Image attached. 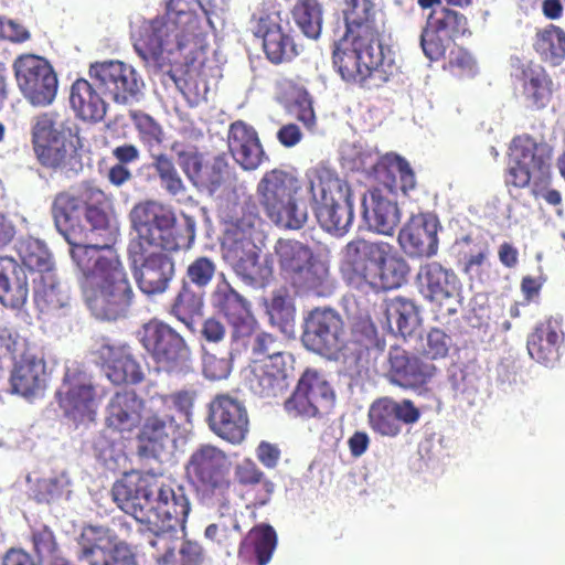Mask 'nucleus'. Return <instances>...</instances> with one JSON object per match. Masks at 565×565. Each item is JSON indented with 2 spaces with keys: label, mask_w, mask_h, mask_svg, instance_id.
Returning a JSON list of instances; mask_svg holds the SVG:
<instances>
[{
  "label": "nucleus",
  "mask_w": 565,
  "mask_h": 565,
  "mask_svg": "<svg viewBox=\"0 0 565 565\" xmlns=\"http://www.w3.org/2000/svg\"><path fill=\"white\" fill-rule=\"evenodd\" d=\"M198 398V392L194 388H184L161 396L158 402L161 408L170 413L175 408L188 420L192 416L194 403Z\"/></svg>",
  "instance_id": "62"
},
{
  "label": "nucleus",
  "mask_w": 565,
  "mask_h": 565,
  "mask_svg": "<svg viewBox=\"0 0 565 565\" xmlns=\"http://www.w3.org/2000/svg\"><path fill=\"white\" fill-rule=\"evenodd\" d=\"M203 296L192 289L188 281L182 286L169 308V315L182 322L186 328L193 329L195 319L202 316Z\"/></svg>",
  "instance_id": "51"
},
{
  "label": "nucleus",
  "mask_w": 565,
  "mask_h": 565,
  "mask_svg": "<svg viewBox=\"0 0 565 565\" xmlns=\"http://www.w3.org/2000/svg\"><path fill=\"white\" fill-rule=\"evenodd\" d=\"M514 154L535 177V186H547L553 178L554 147L544 138L523 134L512 139Z\"/></svg>",
  "instance_id": "30"
},
{
  "label": "nucleus",
  "mask_w": 565,
  "mask_h": 565,
  "mask_svg": "<svg viewBox=\"0 0 565 565\" xmlns=\"http://www.w3.org/2000/svg\"><path fill=\"white\" fill-rule=\"evenodd\" d=\"M85 220L88 227L83 226L82 236L84 242L75 241V243H72L71 256L74 263H77V252L79 250L94 252L98 257H106L109 253H117L113 248L117 234L109 224L107 213L95 205H87L85 209Z\"/></svg>",
  "instance_id": "26"
},
{
  "label": "nucleus",
  "mask_w": 565,
  "mask_h": 565,
  "mask_svg": "<svg viewBox=\"0 0 565 565\" xmlns=\"http://www.w3.org/2000/svg\"><path fill=\"white\" fill-rule=\"evenodd\" d=\"M289 282L298 292L316 296H328L333 290L329 265L316 255L289 278Z\"/></svg>",
  "instance_id": "43"
},
{
  "label": "nucleus",
  "mask_w": 565,
  "mask_h": 565,
  "mask_svg": "<svg viewBox=\"0 0 565 565\" xmlns=\"http://www.w3.org/2000/svg\"><path fill=\"white\" fill-rule=\"evenodd\" d=\"M275 254L280 271L287 280L315 256V253L308 245L296 239L285 238L277 241Z\"/></svg>",
  "instance_id": "48"
},
{
  "label": "nucleus",
  "mask_w": 565,
  "mask_h": 565,
  "mask_svg": "<svg viewBox=\"0 0 565 565\" xmlns=\"http://www.w3.org/2000/svg\"><path fill=\"white\" fill-rule=\"evenodd\" d=\"M294 19L310 39H318L322 30V6L318 0H298L292 10Z\"/></svg>",
  "instance_id": "56"
},
{
  "label": "nucleus",
  "mask_w": 565,
  "mask_h": 565,
  "mask_svg": "<svg viewBox=\"0 0 565 565\" xmlns=\"http://www.w3.org/2000/svg\"><path fill=\"white\" fill-rule=\"evenodd\" d=\"M334 398V392L323 375L317 370L307 369L285 402V409L295 417H320L330 412Z\"/></svg>",
  "instance_id": "15"
},
{
  "label": "nucleus",
  "mask_w": 565,
  "mask_h": 565,
  "mask_svg": "<svg viewBox=\"0 0 565 565\" xmlns=\"http://www.w3.org/2000/svg\"><path fill=\"white\" fill-rule=\"evenodd\" d=\"M504 184L508 189H524L531 185L532 194L535 198L540 196V189H545V186H535L534 174L521 163L515 154L512 164L505 170Z\"/></svg>",
  "instance_id": "63"
},
{
  "label": "nucleus",
  "mask_w": 565,
  "mask_h": 565,
  "mask_svg": "<svg viewBox=\"0 0 565 565\" xmlns=\"http://www.w3.org/2000/svg\"><path fill=\"white\" fill-rule=\"evenodd\" d=\"M277 546V534L266 523L253 526L241 542L238 554L246 559L254 558L256 565H267Z\"/></svg>",
  "instance_id": "45"
},
{
  "label": "nucleus",
  "mask_w": 565,
  "mask_h": 565,
  "mask_svg": "<svg viewBox=\"0 0 565 565\" xmlns=\"http://www.w3.org/2000/svg\"><path fill=\"white\" fill-rule=\"evenodd\" d=\"M312 104L310 94L305 88L298 87L287 106L288 111L309 130H312L317 124Z\"/></svg>",
  "instance_id": "60"
},
{
  "label": "nucleus",
  "mask_w": 565,
  "mask_h": 565,
  "mask_svg": "<svg viewBox=\"0 0 565 565\" xmlns=\"http://www.w3.org/2000/svg\"><path fill=\"white\" fill-rule=\"evenodd\" d=\"M33 151L39 163L53 171L67 174L77 172L82 167L79 154L72 141H67L65 137L33 147Z\"/></svg>",
  "instance_id": "40"
},
{
  "label": "nucleus",
  "mask_w": 565,
  "mask_h": 565,
  "mask_svg": "<svg viewBox=\"0 0 565 565\" xmlns=\"http://www.w3.org/2000/svg\"><path fill=\"white\" fill-rule=\"evenodd\" d=\"M34 303L40 312L53 313L68 303V296L61 288L55 271L33 278Z\"/></svg>",
  "instance_id": "47"
},
{
  "label": "nucleus",
  "mask_w": 565,
  "mask_h": 565,
  "mask_svg": "<svg viewBox=\"0 0 565 565\" xmlns=\"http://www.w3.org/2000/svg\"><path fill=\"white\" fill-rule=\"evenodd\" d=\"M17 252L22 262L21 266L36 273V277L55 271L51 253L39 239L32 237L20 239Z\"/></svg>",
  "instance_id": "50"
},
{
  "label": "nucleus",
  "mask_w": 565,
  "mask_h": 565,
  "mask_svg": "<svg viewBox=\"0 0 565 565\" xmlns=\"http://www.w3.org/2000/svg\"><path fill=\"white\" fill-rule=\"evenodd\" d=\"M94 354L111 383L121 385L142 382V369L128 344L103 343Z\"/></svg>",
  "instance_id": "28"
},
{
  "label": "nucleus",
  "mask_w": 565,
  "mask_h": 565,
  "mask_svg": "<svg viewBox=\"0 0 565 565\" xmlns=\"http://www.w3.org/2000/svg\"><path fill=\"white\" fill-rule=\"evenodd\" d=\"M151 167L159 178L160 185L172 196L184 194L186 186L172 160L166 153L152 154Z\"/></svg>",
  "instance_id": "57"
},
{
  "label": "nucleus",
  "mask_w": 565,
  "mask_h": 565,
  "mask_svg": "<svg viewBox=\"0 0 565 565\" xmlns=\"http://www.w3.org/2000/svg\"><path fill=\"white\" fill-rule=\"evenodd\" d=\"M58 117V114L54 111L41 113L34 117L31 129L32 147L64 137L57 127Z\"/></svg>",
  "instance_id": "59"
},
{
  "label": "nucleus",
  "mask_w": 565,
  "mask_h": 565,
  "mask_svg": "<svg viewBox=\"0 0 565 565\" xmlns=\"http://www.w3.org/2000/svg\"><path fill=\"white\" fill-rule=\"evenodd\" d=\"M169 253L160 248H127L132 276L142 294L154 296L169 289L175 275V263Z\"/></svg>",
  "instance_id": "12"
},
{
  "label": "nucleus",
  "mask_w": 565,
  "mask_h": 565,
  "mask_svg": "<svg viewBox=\"0 0 565 565\" xmlns=\"http://www.w3.org/2000/svg\"><path fill=\"white\" fill-rule=\"evenodd\" d=\"M564 339L562 318L550 316L539 321L529 333L526 349L534 361L552 366L559 359V349Z\"/></svg>",
  "instance_id": "33"
},
{
  "label": "nucleus",
  "mask_w": 565,
  "mask_h": 565,
  "mask_svg": "<svg viewBox=\"0 0 565 565\" xmlns=\"http://www.w3.org/2000/svg\"><path fill=\"white\" fill-rule=\"evenodd\" d=\"M137 339L149 358L167 373L192 371V351L184 337L168 322L151 318L141 324Z\"/></svg>",
  "instance_id": "10"
},
{
  "label": "nucleus",
  "mask_w": 565,
  "mask_h": 565,
  "mask_svg": "<svg viewBox=\"0 0 565 565\" xmlns=\"http://www.w3.org/2000/svg\"><path fill=\"white\" fill-rule=\"evenodd\" d=\"M31 541L34 553L39 558H50L52 562L55 557H61L57 554L58 545L55 535L47 525L33 529L31 533Z\"/></svg>",
  "instance_id": "64"
},
{
  "label": "nucleus",
  "mask_w": 565,
  "mask_h": 565,
  "mask_svg": "<svg viewBox=\"0 0 565 565\" xmlns=\"http://www.w3.org/2000/svg\"><path fill=\"white\" fill-rule=\"evenodd\" d=\"M157 480L151 475L131 471L125 473L111 488V497L118 508L137 521L151 522V497Z\"/></svg>",
  "instance_id": "19"
},
{
  "label": "nucleus",
  "mask_w": 565,
  "mask_h": 565,
  "mask_svg": "<svg viewBox=\"0 0 565 565\" xmlns=\"http://www.w3.org/2000/svg\"><path fill=\"white\" fill-rule=\"evenodd\" d=\"M255 35L262 39L263 51L271 64L289 63L301 52L297 34L289 24H282L270 17L258 20Z\"/></svg>",
  "instance_id": "24"
},
{
  "label": "nucleus",
  "mask_w": 565,
  "mask_h": 565,
  "mask_svg": "<svg viewBox=\"0 0 565 565\" xmlns=\"http://www.w3.org/2000/svg\"><path fill=\"white\" fill-rule=\"evenodd\" d=\"M130 226L136 236L127 248H160L167 252L190 249L195 239V220L174 211L158 201L137 203L129 213Z\"/></svg>",
  "instance_id": "5"
},
{
  "label": "nucleus",
  "mask_w": 565,
  "mask_h": 565,
  "mask_svg": "<svg viewBox=\"0 0 565 565\" xmlns=\"http://www.w3.org/2000/svg\"><path fill=\"white\" fill-rule=\"evenodd\" d=\"M227 149L234 161L245 171H254L268 160L257 130L242 119L228 126Z\"/></svg>",
  "instance_id": "27"
},
{
  "label": "nucleus",
  "mask_w": 565,
  "mask_h": 565,
  "mask_svg": "<svg viewBox=\"0 0 565 565\" xmlns=\"http://www.w3.org/2000/svg\"><path fill=\"white\" fill-rule=\"evenodd\" d=\"M385 315L388 324H395L397 332L403 338L412 335L418 324V311L415 303L402 297H396L387 303Z\"/></svg>",
  "instance_id": "53"
},
{
  "label": "nucleus",
  "mask_w": 565,
  "mask_h": 565,
  "mask_svg": "<svg viewBox=\"0 0 565 565\" xmlns=\"http://www.w3.org/2000/svg\"><path fill=\"white\" fill-rule=\"evenodd\" d=\"M345 23L343 36L334 42L332 63L341 78L362 87H380L395 74L394 60L386 56L375 24L373 0H340Z\"/></svg>",
  "instance_id": "1"
},
{
  "label": "nucleus",
  "mask_w": 565,
  "mask_h": 565,
  "mask_svg": "<svg viewBox=\"0 0 565 565\" xmlns=\"http://www.w3.org/2000/svg\"><path fill=\"white\" fill-rule=\"evenodd\" d=\"M157 497H151V519L163 532L184 530L191 511L190 500L182 486L173 488L169 484H157Z\"/></svg>",
  "instance_id": "23"
},
{
  "label": "nucleus",
  "mask_w": 565,
  "mask_h": 565,
  "mask_svg": "<svg viewBox=\"0 0 565 565\" xmlns=\"http://www.w3.org/2000/svg\"><path fill=\"white\" fill-rule=\"evenodd\" d=\"M289 282L298 292L316 296H328L333 290L329 265L316 255L289 278Z\"/></svg>",
  "instance_id": "44"
},
{
  "label": "nucleus",
  "mask_w": 565,
  "mask_h": 565,
  "mask_svg": "<svg viewBox=\"0 0 565 565\" xmlns=\"http://www.w3.org/2000/svg\"><path fill=\"white\" fill-rule=\"evenodd\" d=\"M252 352L255 356H267L265 362L285 363L287 358L285 341L264 331L255 335Z\"/></svg>",
  "instance_id": "58"
},
{
  "label": "nucleus",
  "mask_w": 565,
  "mask_h": 565,
  "mask_svg": "<svg viewBox=\"0 0 565 565\" xmlns=\"http://www.w3.org/2000/svg\"><path fill=\"white\" fill-rule=\"evenodd\" d=\"M533 46L543 62L558 66L565 60V31L550 24L536 33Z\"/></svg>",
  "instance_id": "49"
},
{
  "label": "nucleus",
  "mask_w": 565,
  "mask_h": 565,
  "mask_svg": "<svg viewBox=\"0 0 565 565\" xmlns=\"http://www.w3.org/2000/svg\"><path fill=\"white\" fill-rule=\"evenodd\" d=\"M234 478L246 491H255V505H265L270 500L275 484L252 459L246 458L235 466Z\"/></svg>",
  "instance_id": "46"
},
{
  "label": "nucleus",
  "mask_w": 565,
  "mask_h": 565,
  "mask_svg": "<svg viewBox=\"0 0 565 565\" xmlns=\"http://www.w3.org/2000/svg\"><path fill=\"white\" fill-rule=\"evenodd\" d=\"M380 185L396 195L401 190L408 195L416 188V177L407 160L401 156L386 157L375 168Z\"/></svg>",
  "instance_id": "41"
},
{
  "label": "nucleus",
  "mask_w": 565,
  "mask_h": 565,
  "mask_svg": "<svg viewBox=\"0 0 565 565\" xmlns=\"http://www.w3.org/2000/svg\"><path fill=\"white\" fill-rule=\"evenodd\" d=\"M6 348L14 361L10 373L11 392L33 397L46 386V363L40 350L25 338L8 334Z\"/></svg>",
  "instance_id": "11"
},
{
  "label": "nucleus",
  "mask_w": 565,
  "mask_h": 565,
  "mask_svg": "<svg viewBox=\"0 0 565 565\" xmlns=\"http://www.w3.org/2000/svg\"><path fill=\"white\" fill-rule=\"evenodd\" d=\"M77 252L79 286L92 313L100 320L115 321L127 315L134 290L117 253L98 257Z\"/></svg>",
  "instance_id": "3"
},
{
  "label": "nucleus",
  "mask_w": 565,
  "mask_h": 565,
  "mask_svg": "<svg viewBox=\"0 0 565 565\" xmlns=\"http://www.w3.org/2000/svg\"><path fill=\"white\" fill-rule=\"evenodd\" d=\"M344 279L351 288L397 289L407 281L409 266L394 246L355 238L345 246Z\"/></svg>",
  "instance_id": "4"
},
{
  "label": "nucleus",
  "mask_w": 565,
  "mask_h": 565,
  "mask_svg": "<svg viewBox=\"0 0 565 565\" xmlns=\"http://www.w3.org/2000/svg\"><path fill=\"white\" fill-rule=\"evenodd\" d=\"M213 306L233 327V340L239 341L253 335L256 320L250 312L249 303L226 280L216 286Z\"/></svg>",
  "instance_id": "25"
},
{
  "label": "nucleus",
  "mask_w": 565,
  "mask_h": 565,
  "mask_svg": "<svg viewBox=\"0 0 565 565\" xmlns=\"http://www.w3.org/2000/svg\"><path fill=\"white\" fill-rule=\"evenodd\" d=\"M306 190L311 194L319 225L335 236L347 234L354 218L350 184L333 171L322 168L309 177Z\"/></svg>",
  "instance_id": "7"
},
{
  "label": "nucleus",
  "mask_w": 565,
  "mask_h": 565,
  "mask_svg": "<svg viewBox=\"0 0 565 565\" xmlns=\"http://www.w3.org/2000/svg\"><path fill=\"white\" fill-rule=\"evenodd\" d=\"M417 281L420 292L430 302L439 307L443 315H454L458 310L461 284L451 268L438 262L419 267Z\"/></svg>",
  "instance_id": "18"
},
{
  "label": "nucleus",
  "mask_w": 565,
  "mask_h": 565,
  "mask_svg": "<svg viewBox=\"0 0 565 565\" xmlns=\"http://www.w3.org/2000/svg\"><path fill=\"white\" fill-rule=\"evenodd\" d=\"M145 401L135 392H117L107 405L106 425L119 433H131L142 419Z\"/></svg>",
  "instance_id": "36"
},
{
  "label": "nucleus",
  "mask_w": 565,
  "mask_h": 565,
  "mask_svg": "<svg viewBox=\"0 0 565 565\" xmlns=\"http://www.w3.org/2000/svg\"><path fill=\"white\" fill-rule=\"evenodd\" d=\"M428 24L435 32H440L447 40H452L459 35H463L468 28V20L462 13L439 7L433 9L427 17Z\"/></svg>",
  "instance_id": "54"
},
{
  "label": "nucleus",
  "mask_w": 565,
  "mask_h": 565,
  "mask_svg": "<svg viewBox=\"0 0 565 565\" xmlns=\"http://www.w3.org/2000/svg\"><path fill=\"white\" fill-rule=\"evenodd\" d=\"M303 345L329 360H335L345 348V329L333 309H315L305 320Z\"/></svg>",
  "instance_id": "14"
},
{
  "label": "nucleus",
  "mask_w": 565,
  "mask_h": 565,
  "mask_svg": "<svg viewBox=\"0 0 565 565\" xmlns=\"http://www.w3.org/2000/svg\"><path fill=\"white\" fill-rule=\"evenodd\" d=\"M184 470L188 481L206 507L221 516L231 514V461L224 450L210 444L200 445L190 455Z\"/></svg>",
  "instance_id": "6"
},
{
  "label": "nucleus",
  "mask_w": 565,
  "mask_h": 565,
  "mask_svg": "<svg viewBox=\"0 0 565 565\" xmlns=\"http://www.w3.org/2000/svg\"><path fill=\"white\" fill-rule=\"evenodd\" d=\"M438 221L428 215H413L398 233L402 248L415 257H431L438 250Z\"/></svg>",
  "instance_id": "34"
},
{
  "label": "nucleus",
  "mask_w": 565,
  "mask_h": 565,
  "mask_svg": "<svg viewBox=\"0 0 565 565\" xmlns=\"http://www.w3.org/2000/svg\"><path fill=\"white\" fill-rule=\"evenodd\" d=\"M262 220L255 204L242 207V214L227 226L221 244L223 259L233 271L247 282L263 278L259 263L260 247L255 243Z\"/></svg>",
  "instance_id": "9"
},
{
  "label": "nucleus",
  "mask_w": 565,
  "mask_h": 565,
  "mask_svg": "<svg viewBox=\"0 0 565 565\" xmlns=\"http://www.w3.org/2000/svg\"><path fill=\"white\" fill-rule=\"evenodd\" d=\"M302 185L297 175L279 168L266 171L257 183L258 202L277 226L299 230L307 222V211L298 204Z\"/></svg>",
  "instance_id": "8"
},
{
  "label": "nucleus",
  "mask_w": 565,
  "mask_h": 565,
  "mask_svg": "<svg viewBox=\"0 0 565 565\" xmlns=\"http://www.w3.org/2000/svg\"><path fill=\"white\" fill-rule=\"evenodd\" d=\"M171 151L175 153L178 164L188 180L198 190L214 193L225 183L230 166L224 156H215L204 162L201 153L195 149L184 150L179 141L171 145Z\"/></svg>",
  "instance_id": "20"
},
{
  "label": "nucleus",
  "mask_w": 565,
  "mask_h": 565,
  "mask_svg": "<svg viewBox=\"0 0 565 565\" xmlns=\"http://www.w3.org/2000/svg\"><path fill=\"white\" fill-rule=\"evenodd\" d=\"M363 217L369 228L382 235H392L401 222L396 195L379 183L364 194Z\"/></svg>",
  "instance_id": "32"
},
{
  "label": "nucleus",
  "mask_w": 565,
  "mask_h": 565,
  "mask_svg": "<svg viewBox=\"0 0 565 565\" xmlns=\"http://www.w3.org/2000/svg\"><path fill=\"white\" fill-rule=\"evenodd\" d=\"M26 270L15 259L0 257V301L3 306L20 309L28 299Z\"/></svg>",
  "instance_id": "37"
},
{
  "label": "nucleus",
  "mask_w": 565,
  "mask_h": 565,
  "mask_svg": "<svg viewBox=\"0 0 565 565\" xmlns=\"http://www.w3.org/2000/svg\"><path fill=\"white\" fill-rule=\"evenodd\" d=\"M210 429L221 439L241 444L248 434L249 418L242 401L230 394L215 395L207 406Z\"/></svg>",
  "instance_id": "17"
},
{
  "label": "nucleus",
  "mask_w": 565,
  "mask_h": 565,
  "mask_svg": "<svg viewBox=\"0 0 565 565\" xmlns=\"http://www.w3.org/2000/svg\"><path fill=\"white\" fill-rule=\"evenodd\" d=\"M81 558H92L96 552L106 553L115 546L126 545L108 527L99 525H87L83 529L79 540Z\"/></svg>",
  "instance_id": "52"
},
{
  "label": "nucleus",
  "mask_w": 565,
  "mask_h": 565,
  "mask_svg": "<svg viewBox=\"0 0 565 565\" xmlns=\"http://www.w3.org/2000/svg\"><path fill=\"white\" fill-rule=\"evenodd\" d=\"M128 117L137 131L139 141L148 151L163 143L166 137L163 127L151 115L140 109H130Z\"/></svg>",
  "instance_id": "55"
},
{
  "label": "nucleus",
  "mask_w": 565,
  "mask_h": 565,
  "mask_svg": "<svg viewBox=\"0 0 565 565\" xmlns=\"http://www.w3.org/2000/svg\"><path fill=\"white\" fill-rule=\"evenodd\" d=\"M436 367L423 362L401 347H391L388 351L387 376L391 383L403 388H418L428 383Z\"/></svg>",
  "instance_id": "35"
},
{
  "label": "nucleus",
  "mask_w": 565,
  "mask_h": 565,
  "mask_svg": "<svg viewBox=\"0 0 565 565\" xmlns=\"http://www.w3.org/2000/svg\"><path fill=\"white\" fill-rule=\"evenodd\" d=\"M139 426L138 454L145 457L159 456L174 444L179 431L174 416L159 405L149 409Z\"/></svg>",
  "instance_id": "22"
},
{
  "label": "nucleus",
  "mask_w": 565,
  "mask_h": 565,
  "mask_svg": "<svg viewBox=\"0 0 565 565\" xmlns=\"http://www.w3.org/2000/svg\"><path fill=\"white\" fill-rule=\"evenodd\" d=\"M82 201L66 191L57 193L53 199L51 213L54 224L71 245L82 238Z\"/></svg>",
  "instance_id": "39"
},
{
  "label": "nucleus",
  "mask_w": 565,
  "mask_h": 565,
  "mask_svg": "<svg viewBox=\"0 0 565 565\" xmlns=\"http://www.w3.org/2000/svg\"><path fill=\"white\" fill-rule=\"evenodd\" d=\"M247 385L250 392L259 397L270 398L282 395L288 388L286 362L255 364L247 376Z\"/></svg>",
  "instance_id": "38"
},
{
  "label": "nucleus",
  "mask_w": 565,
  "mask_h": 565,
  "mask_svg": "<svg viewBox=\"0 0 565 565\" xmlns=\"http://www.w3.org/2000/svg\"><path fill=\"white\" fill-rule=\"evenodd\" d=\"M66 388L61 406L73 420H93L96 407V393L90 377L78 369H67L64 377Z\"/></svg>",
  "instance_id": "29"
},
{
  "label": "nucleus",
  "mask_w": 565,
  "mask_h": 565,
  "mask_svg": "<svg viewBox=\"0 0 565 565\" xmlns=\"http://www.w3.org/2000/svg\"><path fill=\"white\" fill-rule=\"evenodd\" d=\"M70 103L76 116L84 121L99 122L107 111V104L87 79H76L71 87Z\"/></svg>",
  "instance_id": "42"
},
{
  "label": "nucleus",
  "mask_w": 565,
  "mask_h": 565,
  "mask_svg": "<svg viewBox=\"0 0 565 565\" xmlns=\"http://www.w3.org/2000/svg\"><path fill=\"white\" fill-rule=\"evenodd\" d=\"M512 76L520 85L522 97L530 109L542 110L552 102L554 82L541 64L518 61Z\"/></svg>",
  "instance_id": "31"
},
{
  "label": "nucleus",
  "mask_w": 565,
  "mask_h": 565,
  "mask_svg": "<svg viewBox=\"0 0 565 565\" xmlns=\"http://www.w3.org/2000/svg\"><path fill=\"white\" fill-rule=\"evenodd\" d=\"M134 49L146 62L162 66L202 65L207 42L203 19L184 0H167L166 13L143 20L132 34Z\"/></svg>",
  "instance_id": "2"
},
{
  "label": "nucleus",
  "mask_w": 565,
  "mask_h": 565,
  "mask_svg": "<svg viewBox=\"0 0 565 565\" xmlns=\"http://www.w3.org/2000/svg\"><path fill=\"white\" fill-rule=\"evenodd\" d=\"M13 71L19 89L33 106H47L57 93V76L42 56L21 54L13 62Z\"/></svg>",
  "instance_id": "13"
},
{
  "label": "nucleus",
  "mask_w": 565,
  "mask_h": 565,
  "mask_svg": "<svg viewBox=\"0 0 565 565\" xmlns=\"http://www.w3.org/2000/svg\"><path fill=\"white\" fill-rule=\"evenodd\" d=\"M89 75L115 103L121 105L139 100L145 86L137 71L120 61L96 62L90 65Z\"/></svg>",
  "instance_id": "16"
},
{
  "label": "nucleus",
  "mask_w": 565,
  "mask_h": 565,
  "mask_svg": "<svg viewBox=\"0 0 565 565\" xmlns=\"http://www.w3.org/2000/svg\"><path fill=\"white\" fill-rule=\"evenodd\" d=\"M420 409L412 399L376 398L369 408L370 428L382 437H397L404 426H413L420 418Z\"/></svg>",
  "instance_id": "21"
},
{
  "label": "nucleus",
  "mask_w": 565,
  "mask_h": 565,
  "mask_svg": "<svg viewBox=\"0 0 565 565\" xmlns=\"http://www.w3.org/2000/svg\"><path fill=\"white\" fill-rule=\"evenodd\" d=\"M215 273V262L207 256H199L188 265L183 280L203 289L211 284Z\"/></svg>",
  "instance_id": "61"
}]
</instances>
